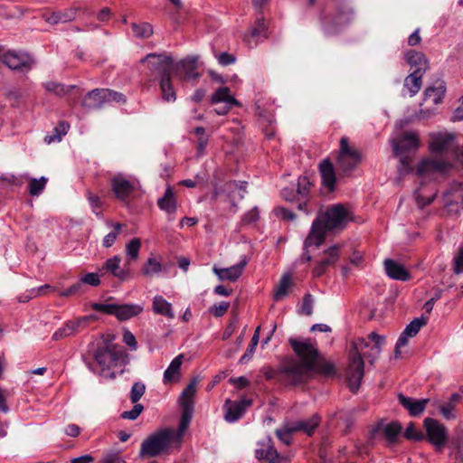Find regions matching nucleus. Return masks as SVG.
Here are the masks:
<instances>
[{
	"label": "nucleus",
	"instance_id": "28",
	"mask_svg": "<svg viewBox=\"0 0 463 463\" xmlns=\"http://www.w3.org/2000/svg\"><path fill=\"white\" fill-rule=\"evenodd\" d=\"M101 270L111 273L120 280H127L130 278V270L128 262H106Z\"/></svg>",
	"mask_w": 463,
	"mask_h": 463
},
{
	"label": "nucleus",
	"instance_id": "33",
	"mask_svg": "<svg viewBox=\"0 0 463 463\" xmlns=\"http://www.w3.org/2000/svg\"><path fill=\"white\" fill-rule=\"evenodd\" d=\"M184 355L179 354L175 357L169 366L164 373V383H171L177 379L180 375V368L183 364Z\"/></svg>",
	"mask_w": 463,
	"mask_h": 463
},
{
	"label": "nucleus",
	"instance_id": "40",
	"mask_svg": "<svg viewBox=\"0 0 463 463\" xmlns=\"http://www.w3.org/2000/svg\"><path fill=\"white\" fill-rule=\"evenodd\" d=\"M335 419L337 426L343 428V431L347 433L354 422V413L352 411H341L336 413Z\"/></svg>",
	"mask_w": 463,
	"mask_h": 463
},
{
	"label": "nucleus",
	"instance_id": "61",
	"mask_svg": "<svg viewBox=\"0 0 463 463\" xmlns=\"http://www.w3.org/2000/svg\"><path fill=\"white\" fill-rule=\"evenodd\" d=\"M400 156V166L398 168L401 175H407L412 172V166L411 165V158L407 156L402 155Z\"/></svg>",
	"mask_w": 463,
	"mask_h": 463
},
{
	"label": "nucleus",
	"instance_id": "30",
	"mask_svg": "<svg viewBox=\"0 0 463 463\" xmlns=\"http://www.w3.org/2000/svg\"><path fill=\"white\" fill-rule=\"evenodd\" d=\"M143 310V307L139 305L134 304H116L115 314L118 320H128L133 317L137 316Z\"/></svg>",
	"mask_w": 463,
	"mask_h": 463
},
{
	"label": "nucleus",
	"instance_id": "31",
	"mask_svg": "<svg viewBox=\"0 0 463 463\" xmlns=\"http://www.w3.org/2000/svg\"><path fill=\"white\" fill-rule=\"evenodd\" d=\"M424 73L411 71L405 79L403 87L406 89L411 97L415 96L421 88L422 76Z\"/></svg>",
	"mask_w": 463,
	"mask_h": 463
},
{
	"label": "nucleus",
	"instance_id": "43",
	"mask_svg": "<svg viewBox=\"0 0 463 463\" xmlns=\"http://www.w3.org/2000/svg\"><path fill=\"white\" fill-rule=\"evenodd\" d=\"M131 28L134 36L140 39L149 38L153 34V26L149 23H132Z\"/></svg>",
	"mask_w": 463,
	"mask_h": 463
},
{
	"label": "nucleus",
	"instance_id": "55",
	"mask_svg": "<svg viewBox=\"0 0 463 463\" xmlns=\"http://www.w3.org/2000/svg\"><path fill=\"white\" fill-rule=\"evenodd\" d=\"M104 93L106 94V100L107 103L109 102H116L118 104H125L127 102L126 96L118 91L110 90V89H104Z\"/></svg>",
	"mask_w": 463,
	"mask_h": 463
},
{
	"label": "nucleus",
	"instance_id": "42",
	"mask_svg": "<svg viewBox=\"0 0 463 463\" xmlns=\"http://www.w3.org/2000/svg\"><path fill=\"white\" fill-rule=\"evenodd\" d=\"M70 128V124L66 121H61L54 128L52 135H48L44 137L47 144L52 142H60L63 136H65Z\"/></svg>",
	"mask_w": 463,
	"mask_h": 463
},
{
	"label": "nucleus",
	"instance_id": "24",
	"mask_svg": "<svg viewBox=\"0 0 463 463\" xmlns=\"http://www.w3.org/2000/svg\"><path fill=\"white\" fill-rule=\"evenodd\" d=\"M320 423V417L318 414H314L312 417L305 420H299L294 422H291L289 425L288 431H303L307 433L308 436H311L315 430Z\"/></svg>",
	"mask_w": 463,
	"mask_h": 463
},
{
	"label": "nucleus",
	"instance_id": "15",
	"mask_svg": "<svg viewBox=\"0 0 463 463\" xmlns=\"http://www.w3.org/2000/svg\"><path fill=\"white\" fill-rule=\"evenodd\" d=\"M146 61L160 73V77L170 73L173 65V58L165 53H148L140 61L141 63Z\"/></svg>",
	"mask_w": 463,
	"mask_h": 463
},
{
	"label": "nucleus",
	"instance_id": "1",
	"mask_svg": "<svg viewBox=\"0 0 463 463\" xmlns=\"http://www.w3.org/2000/svg\"><path fill=\"white\" fill-rule=\"evenodd\" d=\"M288 342L299 360L290 359L282 364L280 373L287 384L304 383L315 373L326 376L335 374V367L333 363L324 361L317 364L318 351L309 340L300 341L289 338Z\"/></svg>",
	"mask_w": 463,
	"mask_h": 463
},
{
	"label": "nucleus",
	"instance_id": "14",
	"mask_svg": "<svg viewBox=\"0 0 463 463\" xmlns=\"http://www.w3.org/2000/svg\"><path fill=\"white\" fill-rule=\"evenodd\" d=\"M419 137L415 132H404L399 137L391 140L395 156L414 152L419 147Z\"/></svg>",
	"mask_w": 463,
	"mask_h": 463
},
{
	"label": "nucleus",
	"instance_id": "26",
	"mask_svg": "<svg viewBox=\"0 0 463 463\" xmlns=\"http://www.w3.org/2000/svg\"><path fill=\"white\" fill-rule=\"evenodd\" d=\"M384 270L388 277L400 281H408L411 276L401 262H383Z\"/></svg>",
	"mask_w": 463,
	"mask_h": 463
},
{
	"label": "nucleus",
	"instance_id": "60",
	"mask_svg": "<svg viewBox=\"0 0 463 463\" xmlns=\"http://www.w3.org/2000/svg\"><path fill=\"white\" fill-rule=\"evenodd\" d=\"M91 308L95 311L104 313L107 315H114L116 304L112 303H93Z\"/></svg>",
	"mask_w": 463,
	"mask_h": 463
},
{
	"label": "nucleus",
	"instance_id": "63",
	"mask_svg": "<svg viewBox=\"0 0 463 463\" xmlns=\"http://www.w3.org/2000/svg\"><path fill=\"white\" fill-rule=\"evenodd\" d=\"M314 298L311 294H306L303 298L301 311L307 316H311L313 313Z\"/></svg>",
	"mask_w": 463,
	"mask_h": 463
},
{
	"label": "nucleus",
	"instance_id": "45",
	"mask_svg": "<svg viewBox=\"0 0 463 463\" xmlns=\"http://www.w3.org/2000/svg\"><path fill=\"white\" fill-rule=\"evenodd\" d=\"M268 26L265 24L264 17L258 15L253 27L251 28L250 35L254 38H267Z\"/></svg>",
	"mask_w": 463,
	"mask_h": 463
},
{
	"label": "nucleus",
	"instance_id": "2",
	"mask_svg": "<svg viewBox=\"0 0 463 463\" xmlns=\"http://www.w3.org/2000/svg\"><path fill=\"white\" fill-rule=\"evenodd\" d=\"M352 220L351 213L341 203L327 208L312 222L308 235L304 241L302 260H312V250H317L324 242L328 232L342 231Z\"/></svg>",
	"mask_w": 463,
	"mask_h": 463
},
{
	"label": "nucleus",
	"instance_id": "39",
	"mask_svg": "<svg viewBox=\"0 0 463 463\" xmlns=\"http://www.w3.org/2000/svg\"><path fill=\"white\" fill-rule=\"evenodd\" d=\"M461 395L458 393H453L449 402L442 404L439 409L442 416L446 420H452L456 418V414L454 413V409L456 404L458 403L461 400Z\"/></svg>",
	"mask_w": 463,
	"mask_h": 463
},
{
	"label": "nucleus",
	"instance_id": "59",
	"mask_svg": "<svg viewBox=\"0 0 463 463\" xmlns=\"http://www.w3.org/2000/svg\"><path fill=\"white\" fill-rule=\"evenodd\" d=\"M114 230L108 233L104 239H103V246L104 247H110L114 244L118 235L119 234L122 225L120 223H116L113 225Z\"/></svg>",
	"mask_w": 463,
	"mask_h": 463
},
{
	"label": "nucleus",
	"instance_id": "48",
	"mask_svg": "<svg viewBox=\"0 0 463 463\" xmlns=\"http://www.w3.org/2000/svg\"><path fill=\"white\" fill-rule=\"evenodd\" d=\"M87 199L89 201V203L91 207L92 212L95 213V215L99 218L103 217L102 213V206L103 203L100 200V197L97 194H94L90 191L87 192Z\"/></svg>",
	"mask_w": 463,
	"mask_h": 463
},
{
	"label": "nucleus",
	"instance_id": "58",
	"mask_svg": "<svg viewBox=\"0 0 463 463\" xmlns=\"http://www.w3.org/2000/svg\"><path fill=\"white\" fill-rule=\"evenodd\" d=\"M134 404L135 405L133 406L132 410L126 411L121 413L120 416L122 419L135 420L142 413V411H144V406L137 402Z\"/></svg>",
	"mask_w": 463,
	"mask_h": 463
},
{
	"label": "nucleus",
	"instance_id": "19",
	"mask_svg": "<svg viewBox=\"0 0 463 463\" xmlns=\"http://www.w3.org/2000/svg\"><path fill=\"white\" fill-rule=\"evenodd\" d=\"M198 58L188 56L181 60L177 64V71L185 80H197L200 73L196 72Z\"/></svg>",
	"mask_w": 463,
	"mask_h": 463
},
{
	"label": "nucleus",
	"instance_id": "53",
	"mask_svg": "<svg viewBox=\"0 0 463 463\" xmlns=\"http://www.w3.org/2000/svg\"><path fill=\"white\" fill-rule=\"evenodd\" d=\"M167 265H162L161 262H146L142 268V272L146 276H154L160 271H166Z\"/></svg>",
	"mask_w": 463,
	"mask_h": 463
},
{
	"label": "nucleus",
	"instance_id": "27",
	"mask_svg": "<svg viewBox=\"0 0 463 463\" xmlns=\"http://www.w3.org/2000/svg\"><path fill=\"white\" fill-rule=\"evenodd\" d=\"M158 207L168 214V219L171 221L174 219V214L176 212V200L175 198L173 190L170 186L166 188L163 197L157 201Z\"/></svg>",
	"mask_w": 463,
	"mask_h": 463
},
{
	"label": "nucleus",
	"instance_id": "34",
	"mask_svg": "<svg viewBox=\"0 0 463 463\" xmlns=\"http://www.w3.org/2000/svg\"><path fill=\"white\" fill-rule=\"evenodd\" d=\"M159 83L163 99L166 102H174L176 99V94L171 82L170 73L161 76Z\"/></svg>",
	"mask_w": 463,
	"mask_h": 463
},
{
	"label": "nucleus",
	"instance_id": "56",
	"mask_svg": "<svg viewBox=\"0 0 463 463\" xmlns=\"http://www.w3.org/2000/svg\"><path fill=\"white\" fill-rule=\"evenodd\" d=\"M404 437L407 439H410V440H414V441H421L424 439V434L416 430L414 424L412 422H411L405 431H404Z\"/></svg>",
	"mask_w": 463,
	"mask_h": 463
},
{
	"label": "nucleus",
	"instance_id": "7",
	"mask_svg": "<svg viewBox=\"0 0 463 463\" xmlns=\"http://www.w3.org/2000/svg\"><path fill=\"white\" fill-rule=\"evenodd\" d=\"M96 364L100 372L104 373L112 367L117 366L123 358V352L117 349V346L109 342H104L99 345L93 354Z\"/></svg>",
	"mask_w": 463,
	"mask_h": 463
},
{
	"label": "nucleus",
	"instance_id": "20",
	"mask_svg": "<svg viewBox=\"0 0 463 463\" xmlns=\"http://www.w3.org/2000/svg\"><path fill=\"white\" fill-rule=\"evenodd\" d=\"M449 164L439 158H426L423 159L417 166L416 173L418 175H424L432 172L442 173L446 171Z\"/></svg>",
	"mask_w": 463,
	"mask_h": 463
},
{
	"label": "nucleus",
	"instance_id": "51",
	"mask_svg": "<svg viewBox=\"0 0 463 463\" xmlns=\"http://www.w3.org/2000/svg\"><path fill=\"white\" fill-rule=\"evenodd\" d=\"M427 323V320L424 317L414 318L409 325L406 326L403 332L404 335H409L410 337L415 336L420 328Z\"/></svg>",
	"mask_w": 463,
	"mask_h": 463
},
{
	"label": "nucleus",
	"instance_id": "13",
	"mask_svg": "<svg viewBox=\"0 0 463 463\" xmlns=\"http://www.w3.org/2000/svg\"><path fill=\"white\" fill-rule=\"evenodd\" d=\"M260 448L255 449V457L264 463H289V458L281 456L274 448L271 439L258 442Z\"/></svg>",
	"mask_w": 463,
	"mask_h": 463
},
{
	"label": "nucleus",
	"instance_id": "25",
	"mask_svg": "<svg viewBox=\"0 0 463 463\" xmlns=\"http://www.w3.org/2000/svg\"><path fill=\"white\" fill-rule=\"evenodd\" d=\"M104 89H95L89 91L82 100V106L89 109H99L107 103Z\"/></svg>",
	"mask_w": 463,
	"mask_h": 463
},
{
	"label": "nucleus",
	"instance_id": "64",
	"mask_svg": "<svg viewBox=\"0 0 463 463\" xmlns=\"http://www.w3.org/2000/svg\"><path fill=\"white\" fill-rule=\"evenodd\" d=\"M100 463H127V461L118 453H109L100 460Z\"/></svg>",
	"mask_w": 463,
	"mask_h": 463
},
{
	"label": "nucleus",
	"instance_id": "35",
	"mask_svg": "<svg viewBox=\"0 0 463 463\" xmlns=\"http://www.w3.org/2000/svg\"><path fill=\"white\" fill-rule=\"evenodd\" d=\"M182 416L179 423V430L184 431L188 428L190 421L192 420L193 412H194V402L193 401H182Z\"/></svg>",
	"mask_w": 463,
	"mask_h": 463
},
{
	"label": "nucleus",
	"instance_id": "17",
	"mask_svg": "<svg viewBox=\"0 0 463 463\" xmlns=\"http://www.w3.org/2000/svg\"><path fill=\"white\" fill-rule=\"evenodd\" d=\"M251 401L246 399L236 402L227 400L224 405L226 408V412L224 415L225 420L231 423L237 421L242 417L247 407H249Z\"/></svg>",
	"mask_w": 463,
	"mask_h": 463
},
{
	"label": "nucleus",
	"instance_id": "4",
	"mask_svg": "<svg viewBox=\"0 0 463 463\" xmlns=\"http://www.w3.org/2000/svg\"><path fill=\"white\" fill-rule=\"evenodd\" d=\"M354 17V11L347 0H330L321 15L323 31L326 35L340 33Z\"/></svg>",
	"mask_w": 463,
	"mask_h": 463
},
{
	"label": "nucleus",
	"instance_id": "41",
	"mask_svg": "<svg viewBox=\"0 0 463 463\" xmlns=\"http://www.w3.org/2000/svg\"><path fill=\"white\" fill-rule=\"evenodd\" d=\"M211 102L213 104H218L224 102L229 105L237 104L235 98L230 95V90L227 87L219 88L212 96Z\"/></svg>",
	"mask_w": 463,
	"mask_h": 463
},
{
	"label": "nucleus",
	"instance_id": "62",
	"mask_svg": "<svg viewBox=\"0 0 463 463\" xmlns=\"http://www.w3.org/2000/svg\"><path fill=\"white\" fill-rule=\"evenodd\" d=\"M81 294H83V292L81 290V285H80V283H78V281L75 284L69 287L68 288H66L59 293V295L62 298L78 296V295H81Z\"/></svg>",
	"mask_w": 463,
	"mask_h": 463
},
{
	"label": "nucleus",
	"instance_id": "23",
	"mask_svg": "<svg viewBox=\"0 0 463 463\" xmlns=\"http://www.w3.org/2000/svg\"><path fill=\"white\" fill-rule=\"evenodd\" d=\"M247 262H238L229 268H218L214 266L213 270L220 280L235 281L241 275Z\"/></svg>",
	"mask_w": 463,
	"mask_h": 463
},
{
	"label": "nucleus",
	"instance_id": "8",
	"mask_svg": "<svg viewBox=\"0 0 463 463\" xmlns=\"http://www.w3.org/2000/svg\"><path fill=\"white\" fill-rule=\"evenodd\" d=\"M423 426L426 431L424 439L431 444L437 452H441L449 438L446 427L433 418H426Z\"/></svg>",
	"mask_w": 463,
	"mask_h": 463
},
{
	"label": "nucleus",
	"instance_id": "57",
	"mask_svg": "<svg viewBox=\"0 0 463 463\" xmlns=\"http://www.w3.org/2000/svg\"><path fill=\"white\" fill-rule=\"evenodd\" d=\"M141 247V241L137 238L131 240L126 246V251L129 258L136 260Z\"/></svg>",
	"mask_w": 463,
	"mask_h": 463
},
{
	"label": "nucleus",
	"instance_id": "46",
	"mask_svg": "<svg viewBox=\"0 0 463 463\" xmlns=\"http://www.w3.org/2000/svg\"><path fill=\"white\" fill-rule=\"evenodd\" d=\"M43 86L48 92L53 93L56 96H63L74 88V86H65L55 81H47Z\"/></svg>",
	"mask_w": 463,
	"mask_h": 463
},
{
	"label": "nucleus",
	"instance_id": "52",
	"mask_svg": "<svg viewBox=\"0 0 463 463\" xmlns=\"http://www.w3.org/2000/svg\"><path fill=\"white\" fill-rule=\"evenodd\" d=\"M47 178L42 176L40 179L31 178L29 183V193L32 196H38L44 189Z\"/></svg>",
	"mask_w": 463,
	"mask_h": 463
},
{
	"label": "nucleus",
	"instance_id": "37",
	"mask_svg": "<svg viewBox=\"0 0 463 463\" xmlns=\"http://www.w3.org/2000/svg\"><path fill=\"white\" fill-rule=\"evenodd\" d=\"M445 94V87L440 85L439 87H428L423 93V101L431 102L433 105H438L442 101Z\"/></svg>",
	"mask_w": 463,
	"mask_h": 463
},
{
	"label": "nucleus",
	"instance_id": "22",
	"mask_svg": "<svg viewBox=\"0 0 463 463\" xmlns=\"http://www.w3.org/2000/svg\"><path fill=\"white\" fill-rule=\"evenodd\" d=\"M361 160L359 152L338 155L336 158V165L340 172L344 175L351 174L358 165Z\"/></svg>",
	"mask_w": 463,
	"mask_h": 463
},
{
	"label": "nucleus",
	"instance_id": "36",
	"mask_svg": "<svg viewBox=\"0 0 463 463\" xmlns=\"http://www.w3.org/2000/svg\"><path fill=\"white\" fill-rule=\"evenodd\" d=\"M454 137L451 134L439 135L430 143V150L432 153L441 154L449 149Z\"/></svg>",
	"mask_w": 463,
	"mask_h": 463
},
{
	"label": "nucleus",
	"instance_id": "16",
	"mask_svg": "<svg viewBox=\"0 0 463 463\" xmlns=\"http://www.w3.org/2000/svg\"><path fill=\"white\" fill-rule=\"evenodd\" d=\"M322 186L332 193L335 190L336 175L333 163L329 158L323 159L318 165Z\"/></svg>",
	"mask_w": 463,
	"mask_h": 463
},
{
	"label": "nucleus",
	"instance_id": "38",
	"mask_svg": "<svg viewBox=\"0 0 463 463\" xmlns=\"http://www.w3.org/2000/svg\"><path fill=\"white\" fill-rule=\"evenodd\" d=\"M292 285V275L289 272H286L282 275L279 279L278 288L274 293L273 298L276 301L280 300L282 298L288 294V288Z\"/></svg>",
	"mask_w": 463,
	"mask_h": 463
},
{
	"label": "nucleus",
	"instance_id": "44",
	"mask_svg": "<svg viewBox=\"0 0 463 463\" xmlns=\"http://www.w3.org/2000/svg\"><path fill=\"white\" fill-rule=\"evenodd\" d=\"M194 133L197 137V156H203L204 150L208 145L209 137L205 133V129L203 127H196L194 129Z\"/></svg>",
	"mask_w": 463,
	"mask_h": 463
},
{
	"label": "nucleus",
	"instance_id": "9",
	"mask_svg": "<svg viewBox=\"0 0 463 463\" xmlns=\"http://www.w3.org/2000/svg\"><path fill=\"white\" fill-rule=\"evenodd\" d=\"M109 185L115 198L123 203H128L137 188L136 181L122 173L113 175L109 180Z\"/></svg>",
	"mask_w": 463,
	"mask_h": 463
},
{
	"label": "nucleus",
	"instance_id": "12",
	"mask_svg": "<svg viewBox=\"0 0 463 463\" xmlns=\"http://www.w3.org/2000/svg\"><path fill=\"white\" fill-rule=\"evenodd\" d=\"M92 318L93 316H84L68 320L53 333L52 339L58 341L83 331Z\"/></svg>",
	"mask_w": 463,
	"mask_h": 463
},
{
	"label": "nucleus",
	"instance_id": "49",
	"mask_svg": "<svg viewBox=\"0 0 463 463\" xmlns=\"http://www.w3.org/2000/svg\"><path fill=\"white\" fill-rule=\"evenodd\" d=\"M383 431L387 440L394 443L402 431V426L398 422H391L385 426Z\"/></svg>",
	"mask_w": 463,
	"mask_h": 463
},
{
	"label": "nucleus",
	"instance_id": "29",
	"mask_svg": "<svg viewBox=\"0 0 463 463\" xmlns=\"http://www.w3.org/2000/svg\"><path fill=\"white\" fill-rule=\"evenodd\" d=\"M75 11L69 9L64 11L52 12L50 14H43V18L47 24L54 25L71 22L75 19Z\"/></svg>",
	"mask_w": 463,
	"mask_h": 463
},
{
	"label": "nucleus",
	"instance_id": "50",
	"mask_svg": "<svg viewBox=\"0 0 463 463\" xmlns=\"http://www.w3.org/2000/svg\"><path fill=\"white\" fill-rule=\"evenodd\" d=\"M247 184L248 183L246 181H230L224 184V190L229 192L230 194L238 190L240 192L239 199L241 200L244 198Z\"/></svg>",
	"mask_w": 463,
	"mask_h": 463
},
{
	"label": "nucleus",
	"instance_id": "47",
	"mask_svg": "<svg viewBox=\"0 0 463 463\" xmlns=\"http://www.w3.org/2000/svg\"><path fill=\"white\" fill-rule=\"evenodd\" d=\"M78 283H80L81 290L84 293L86 290L85 285L98 287L100 284V275L96 272L83 274Z\"/></svg>",
	"mask_w": 463,
	"mask_h": 463
},
{
	"label": "nucleus",
	"instance_id": "18",
	"mask_svg": "<svg viewBox=\"0 0 463 463\" xmlns=\"http://www.w3.org/2000/svg\"><path fill=\"white\" fill-rule=\"evenodd\" d=\"M405 61L410 65L412 71L425 73L429 68V61L426 55L415 50H408L404 52Z\"/></svg>",
	"mask_w": 463,
	"mask_h": 463
},
{
	"label": "nucleus",
	"instance_id": "3",
	"mask_svg": "<svg viewBox=\"0 0 463 463\" xmlns=\"http://www.w3.org/2000/svg\"><path fill=\"white\" fill-rule=\"evenodd\" d=\"M365 348H369V351L364 353V356L368 359L370 364H373L379 357L382 351V347L373 346L363 337L351 343L345 375L348 385L353 392L359 389L364 377V363L362 352Z\"/></svg>",
	"mask_w": 463,
	"mask_h": 463
},
{
	"label": "nucleus",
	"instance_id": "54",
	"mask_svg": "<svg viewBox=\"0 0 463 463\" xmlns=\"http://www.w3.org/2000/svg\"><path fill=\"white\" fill-rule=\"evenodd\" d=\"M146 392V385L141 382H136L131 387L129 399L132 403H137Z\"/></svg>",
	"mask_w": 463,
	"mask_h": 463
},
{
	"label": "nucleus",
	"instance_id": "32",
	"mask_svg": "<svg viewBox=\"0 0 463 463\" xmlns=\"http://www.w3.org/2000/svg\"><path fill=\"white\" fill-rule=\"evenodd\" d=\"M153 311L156 314L164 316L170 319L175 317V313L173 311L171 303L165 300L162 296L157 295L154 298Z\"/></svg>",
	"mask_w": 463,
	"mask_h": 463
},
{
	"label": "nucleus",
	"instance_id": "10",
	"mask_svg": "<svg viewBox=\"0 0 463 463\" xmlns=\"http://www.w3.org/2000/svg\"><path fill=\"white\" fill-rule=\"evenodd\" d=\"M2 62L12 71L28 72L32 70L35 61L27 52L7 51L3 53Z\"/></svg>",
	"mask_w": 463,
	"mask_h": 463
},
{
	"label": "nucleus",
	"instance_id": "6",
	"mask_svg": "<svg viewBox=\"0 0 463 463\" xmlns=\"http://www.w3.org/2000/svg\"><path fill=\"white\" fill-rule=\"evenodd\" d=\"M312 186L313 184L307 176H299L296 193L294 194L293 190L285 188L282 190V196L288 201H297L298 209L306 214H309L314 210L309 195Z\"/></svg>",
	"mask_w": 463,
	"mask_h": 463
},
{
	"label": "nucleus",
	"instance_id": "11",
	"mask_svg": "<svg viewBox=\"0 0 463 463\" xmlns=\"http://www.w3.org/2000/svg\"><path fill=\"white\" fill-rule=\"evenodd\" d=\"M325 254L327 256L322 260H329L333 258H343L345 260H363L365 256V250L362 248L354 249L352 246L345 244H334L325 250Z\"/></svg>",
	"mask_w": 463,
	"mask_h": 463
},
{
	"label": "nucleus",
	"instance_id": "21",
	"mask_svg": "<svg viewBox=\"0 0 463 463\" xmlns=\"http://www.w3.org/2000/svg\"><path fill=\"white\" fill-rule=\"evenodd\" d=\"M399 402L409 411L411 416L416 417L420 415L429 402V399L415 400L407 397L402 393L398 395Z\"/></svg>",
	"mask_w": 463,
	"mask_h": 463
},
{
	"label": "nucleus",
	"instance_id": "5",
	"mask_svg": "<svg viewBox=\"0 0 463 463\" xmlns=\"http://www.w3.org/2000/svg\"><path fill=\"white\" fill-rule=\"evenodd\" d=\"M173 431L164 429L146 439L140 449V456L154 458L165 453L170 447Z\"/></svg>",
	"mask_w": 463,
	"mask_h": 463
}]
</instances>
